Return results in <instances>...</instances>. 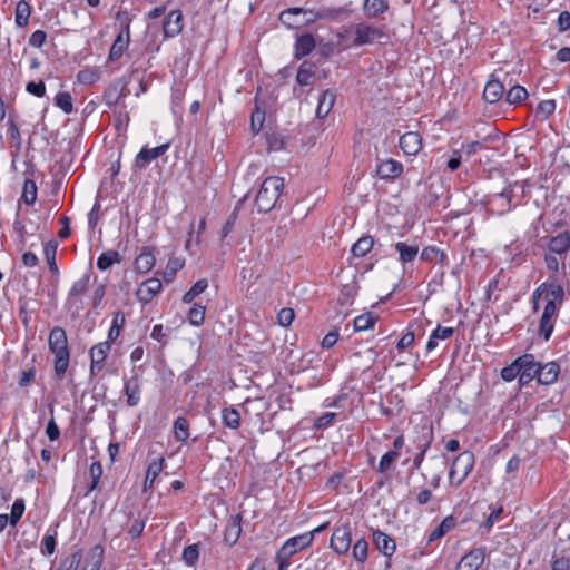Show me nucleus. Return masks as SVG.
Returning a JSON list of instances; mask_svg holds the SVG:
<instances>
[{"label": "nucleus", "instance_id": "obj_1", "mask_svg": "<svg viewBox=\"0 0 570 570\" xmlns=\"http://www.w3.org/2000/svg\"><path fill=\"white\" fill-rule=\"evenodd\" d=\"M527 181H514L509 184L501 193H495L488 197V212L492 215H504L513 207L521 204L525 195Z\"/></svg>", "mask_w": 570, "mask_h": 570}, {"label": "nucleus", "instance_id": "obj_2", "mask_svg": "<svg viewBox=\"0 0 570 570\" xmlns=\"http://www.w3.org/2000/svg\"><path fill=\"white\" fill-rule=\"evenodd\" d=\"M48 345L50 352L55 355V374L59 379H62L69 366L70 351L68 346L67 333L61 326H55L51 328L49 333Z\"/></svg>", "mask_w": 570, "mask_h": 570}, {"label": "nucleus", "instance_id": "obj_3", "mask_svg": "<svg viewBox=\"0 0 570 570\" xmlns=\"http://www.w3.org/2000/svg\"><path fill=\"white\" fill-rule=\"evenodd\" d=\"M283 188H284V179L283 178L277 177V176L267 177L263 181V184L257 193L256 199H255V204L257 206L258 212L259 213L271 212L275 207Z\"/></svg>", "mask_w": 570, "mask_h": 570}, {"label": "nucleus", "instance_id": "obj_4", "mask_svg": "<svg viewBox=\"0 0 570 570\" xmlns=\"http://www.w3.org/2000/svg\"><path fill=\"white\" fill-rule=\"evenodd\" d=\"M389 36L381 29L366 23H357L354 26L353 46L361 47L375 42L385 43Z\"/></svg>", "mask_w": 570, "mask_h": 570}, {"label": "nucleus", "instance_id": "obj_5", "mask_svg": "<svg viewBox=\"0 0 570 570\" xmlns=\"http://www.w3.org/2000/svg\"><path fill=\"white\" fill-rule=\"evenodd\" d=\"M475 463V456L471 451L461 452L453 461L449 472L450 482H454V476L459 475L456 484H461L473 470Z\"/></svg>", "mask_w": 570, "mask_h": 570}, {"label": "nucleus", "instance_id": "obj_6", "mask_svg": "<svg viewBox=\"0 0 570 570\" xmlns=\"http://www.w3.org/2000/svg\"><path fill=\"white\" fill-rule=\"evenodd\" d=\"M89 282L90 273H86L80 279L72 284L65 303V307L68 311L79 313L82 309L81 296L87 292Z\"/></svg>", "mask_w": 570, "mask_h": 570}, {"label": "nucleus", "instance_id": "obj_7", "mask_svg": "<svg viewBox=\"0 0 570 570\" xmlns=\"http://www.w3.org/2000/svg\"><path fill=\"white\" fill-rule=\"evenodd\" d=\"M131 75L129 77L122 76L114 81L104 94L105 101L108 106H116L122 97L131 94L129 89Z\"/></svg>", "mask_w": 570, "mask_h": 570}, {"label": "nucleus", "instance_id": "obj_8", "mask_svg": "<svg viewBox=\"0 0 570 570\" xmlns=\"http://www.w3.org/2000/svg\"><path fill=\"white\" fill-rule=\"evenodd\" d=\"M560 307L552 302H546L543 313L539 322V335L549 341L554 328V323L558 317Z\"/></svg>", "mask_w": 570, "mask_h": 570}, {"label": "nucleus", "instance_id": "obj_9", "mask_svg": "<svg viewBox=\"0 0 570 570\" xmlns=\"http://www.w3.org/2000/svg\"><path fill=\"white\" fill-rule=\"evenodd\" d=\"M110 350L111 345L109 344V342H100L98 344H95L90 348V376H97L101 372L104 367V362L106 361Z\"/></svg>", "mask_w": 570, "mask_h": 570}, {"label": "nucleus", "instance_id": "obj_10", "mask_svg": "<svg viewBox=\"0 0 570 570\" xmlns=\"http://www.w3.org/2000/svg\"><path fill=\"white\" fill-rule=\"evenodd\" d=\"M312 541L313 532H306L304 534L293 537L283 544L279 552L277 553V558H291L298 550L308 547L312 543Z\"/></svg>", "mask_w": 570, "mask_h": 570}, {"label": "nucleus", "instance_id": "obj_11", "mask_svg": "<svg viewBox=\"0 0 570 570\" xmlns=\"http://www.w3.org/2000/svg\"><path fill=\"white\" fill-rule=\"evenodd\" d=\"M485 556V547L472 549L461 558L456 566V570H478L483 564Z\"/></svg>", "mask_w": 570, "mask_h": 570}, {"label": "nucleus", "instance_id": "obj_12", "mask_svg": "<svg viewBox=\"0 0 570 570\" xmlns=\"http://www.w3.org/2000/svg\"><path fill=\"white\" fill-rule=\"evenodd\" d=\"M520 370V385H525L533 379H537L539 363L535 362L532 354H523L518 357Z\"/></svg>", "mask_w": 570, "mask_h": 570}, {"label": "nucleus", "instance_id": "obj_13", "mask_svg": "<svg viewBox=\"0 0 570 570\" xmlns=\"http://www.w3.org/2000/svg\"><path fill=\"white\" fill-rule=\"evenodd\" d=\"M351 529L348 525L336 528L331 538V548L338 554H344L351 547Z\"/></svg>", "mask_w": 570, "mask_h": 570}, {"label": "nucleus", "instance_id": "obj_14", "mask_svg": "<svg viewBox=\"0 0 570 570\" xmlns=\"http://www.w3.org/2000/svg\"><path fill=\"white\" fill-rule=\"evenodd\" d=\"M169 149V144H163L155 148H142L135 158V166L139 169L147 167L154 159L163 156Z\"/></svg>", "mask_w": 570, "mask_h": 570}, {"label": "nucleus", "instance_id": "obj_15", "mask_svg": "<svg viewBox=\"0 0 570 570\" xmlns=\"http://www.w3.org/2000/svg\"><path fill=\"white\" fill-rule=\"evenodd\" d=\"M163 287L158 278H149L140 284L137 289V298L144 304H148L160 292Z\"/></svg>", "mask_w": 570, "mask_h": 570}, {"label": "nucleus", "instance_id": "obj_16", "mask_svg": "<svg viewBox=\"0 0 570 570\" xmlns=\"http://www.w3.org/2000/svg\"><path fill=\"white\" fill-rule=\"evenodd\" d=\"M400 148L405 155L415 156L422 148V139L417 132L409 131L400 137Z\"/></svg>", "mask_w": 570, "mask_h": 570}, {"label": "nucleus", "instance_id": "obj_17", "mask_svg": "<svg viewBox=\"0 0 570 570\" xmlns=\"http://www.w3.org/2000/svg\"><path fill=\"white\" fill-rule=\"evenodd\" d=\"M183 19L180 10L170 11L163 24L165 37H175L180 33L184 27Z\"/></svg>", "mask_w": 570, "mask_h": 570}, {"label": "nucleus", "instance_id": "obj_18", "mask_svg": "<svg viewBox=\"0 0 570 570\" xmlns=\"http://www.w3.org/2000/svg\"><path fill=\"white\" fill-rule=\"evenodd\" d=\"M347 10L343 7L340 8H320L318 10L309 11L312 19H305V23H314L317 20H338L343 14H347Z\"/></svg>", "mask_w": 570, "mask_h": 570}, {"label": "nucleus", "instance_id": "obj_19", "mask_svg": "<svg viewBox=\"0 0 570 570\" xmlns=\"http://www.w3.org/2000/svg\"><path fill=\"white\" fill-rule=\"evenodd\" d=\"M242 533V515L235 514L230 515V518L227 521L225 531H224V540L229 546H234Z\"/></svg>", "mask_w": 570, "mask_h": 570}, {"label": "nucleus", "instance_id": "obj_20", "mask_svg": "<svg viewBox=\"0 0 570 570\" xmlns=\"http://www.w3.org/2000/svg\"><path fill=\"white\" fill-rule=\"evenodd\" d=\"M309 11H313V9L301 8V7L288 8L281 12L279 20L285 27H287L289 29H296L306 23H305V21H291V17H298L302 13L309 14Z\"/></svg>", "mask_w": 570, "mask_h": 570}, {"label": "nucleus", "instance_id": "obj_21", "mask_svg": "<svg viewBox=\"0 0 570 570\" xmlns=\"http://www.w3.org/2000/svg\"><path fill=\"white\" fill-rule=\"evenodd\" d=\"M504 94V85L497 80L490 79L483 90V99L488 104H495L501 100Z\"/></svg>", "mask_w": 570, "mask_h": 570}, {"label": "nucleus", "instance_id": "obj_22", "mask_svg": "<svg viewBox=\"0 0 570 570\" xmlns=\"http://www.w3.org/2000/svg\"><path fill=\"white\" fill-rule=\"evenodd\" d=\"M373 541L376 549L386 557H391L396 549L394 539L380 530L373 532Z\"/></svg>", "mask_w": 570, "mask_h": 570}, {"label": "nucleus", "instance_id": "obj_23", "mask_svg": "<svg viewBox=\"0 0 570 570\" xmlns=\"http://www.w3.org/2000/svg\"><path fill=\"white\" fill-rule=\"evenodd\" d=\"M124 391L127 396V404L131 407L138 405L141 391L137 374L125 380Z\"/></svg>", "mask_w": 570, "mask_h": 570}, {"label": "nucleus", "instance_id": "obj_24", "mask_svg": "<svg viewBox=\"0 0 570 570\" xmlns=\"http://www.w3.org/2000/svg\"><path fill=\"white\" fill-rule=\"evenodd\" d=\"M402 171V164L394 159H387L381 163L376 168L377 175L383 179H394L399 177Z\"/></svg>", "mask_w": 570, "mask_h": 570}, {"label": "nucleus", "instance_id": "obj_25", "mask_svg": "<svg viewBox=\"0 0 570 570\" xmlns=\"http://www.w3.org/2000/svg\"><path fill=\"white\" fill-rule=\"evenodd\" d=\"M538 370H539L538 374H537L538 383L548 385V384L553 383L557 380L560 367L556 362H549L544 365L539 364Z\"/></svg>", "mask_w": 570, "mask_h": 570}, {"label": "nucleus", "instance_id": "obj_26", "mask_svg": "<svg viewBox=\"0 0 570 570\" xmlns=\"http://www.w3.org/2000/svg\"><path fill=\"white\" fill-rule=\"evenodd\" d=\"M570 248V233L569 232H562L558 234L557 236H553L549 244L548 249L550 253L556 255H563L567 254Z\"/></svg>", "mask_w": 570, "mask_h": 570}, {"label": "nucleus", "instance_id": "obj_27", "mask_svg": "<svg viewBox=\"0 0 570 570\" xmlns=\"http://www.w3.org/2000/svg\"><path fill=\"white\" fill-rule=\"evenodd\" d=\"M104 561V548L101 544L94 546L85 559L83 569L99 570Z\"/></svg>", "mask_w": 570, "mask_h": 570}, {"label": "nucleus", "instance_id": "obj_28", "mask_svg": "<svg viewBox=\"0 0 570 570\" xmlns=\"http://www.w3.org/2000/svg\"><path fill=\"white\" fill-rule=\"evenodd\" d=\"M155 262L156 259L153 252L149 248L144 247L141 253L135 259V268L138 273L146 274L154 267Z\"/></svg>", "mask_w": 570, "mask_h": 570}, {"label": "nucleus", "instance_id": "obj_29", "mask_svg": "<svg viewBox=\"0 0 570 570\" xmlns=\"http://www.w3.org/2000/svg\"><path fill=\"white\" fill-rule=\"evenodd\" d=\"M164 458H158L151 461L147 468L146 476L144 480V490L147 491L154 487V482L164 469Z\"/></svg>", "mask_w": 570, "mask_h": 570}, {"label": "nucleus", "instance_id": "obj_30", "mask_svg": "<svg viewBox=\"0 0 570 570\" xmlns=\"http://www.w3.org/2000/svg\"><path fill=\"white\" fill-rule=\"evenodd\" d=\"M335 94L327 89L325 90L318 99V105L316 109V116L318 118H325L330 111L332 110L335 102Z\"/></svg>", "mask_w": 570, "mask_h": 570}, {"label": "nucleus", "instance_id": "obj_31", "mask_svg": "<svg viewBox=\"0 0 570 570\" xmlns=\"http://www.w3.org/2000/svg\"><path fill=\"white\" fill-rule=\"evenodd\" d=\"M546 286L547 289L544 291V299L547 302H552L554 305L561 307L564 297L563 287L557 281L547 283Z\"/></svg>", "mask_w": 570, "mask_h": 570}, {"label": "nucleus", "instance_id": "obj_32", "mask_svg": "<svg viewBox=\"0 0 570 570\" xmlns=\"http://www.w3.org/2000/svg\"><path fill=\"white\" fill-rule=\"evenodd\" d=\"M456 525V519L453 515L445 517L441 523L430 533L428 542H434L444 537Z\"/></svg>", "mask_w": 570, "mask_h": 570}, {"label": "nucleus", "instance_id": "obj_33", "mask_svg": "<svg viewBox=\"0 0 570 570\" xmlns=\"http://www.w3.org/2000/svg\"><path fill=\"white\" fill-rule=\"evenodd\" d=\"M315 48V39L311 33L302 35L295 43V56L297 58L305 57Z\"/></svg>", "mask_w": 570, "mask_h": 570}, {"label": "nucleus", "instance_id": "obj_34", "mask_svg": "<svg viewBox=\"0 0 570 570\" xmlns=\"http://www.w3.org/2000/svg\"><path fill=\"white\" fill-rule=\"evenodd\" d=\"M454 334L453 327H443L438 325L435 330L432 331L429 341L426 343L428 352L433 351L438 346V340H448Z\"/></svg>", "mask_w": 570, "mask_h": 570}, {"label": "nucleus", "instance_id": "obj_35", "mask_svg": "<svg viewBox=\"0 0 570 570\" xmlns=\"http://www.w3.org/2000/svg\"><path fill=\"white\" fill-rule=\"evenodd\" d=\"M130 35L118 33L109 51V59L116 60L122 56L128 48Z\"/></svg>", "mask_w": 570, "mask_h": 570}, {"label": "nucleus", "instance_id": "obj_36", "mask_svg": "<svg viewBox=\"0 0 570 570\" xmlns=\"http://www.w3.org/2000/svg\"><path fill=\"white\" fill-rule=\"evenodd\" d=\"M394 247L399 253L400 261L402 263L413 262L419 254V246L416 245H407L406 243L399 242L394 245Z\"/></svg>", "mask_w": 570, "mask_h": 570}, {"label": "nucleus", "instance_id": "obj_37", "mask_svg": "<svg viewBox=\"0 0 570 570\" xmlns=\"http://www.w3.org/2000/svg\"><path fill=\"white\" fill-rule=\"evenodd\" d=\"M377 321H379L377 315H375L371 312H366V313L358 315L357 317L354 318V322H353L354 331L362 332V331L372 328Z\"/></svg>", "mask_w": 570, "mask_h": 570}, {"label": "nucleus", "instance_id": "obj_38", "mask_svg": "<svg viewBox=\"0 0 570 570\" xmlns=\"http://www.w3.org/2000/svg\"><path fill=\"white\" fill-rule=\"evenodd\" d=\"M421 259L430 263H440L444 265L446 263V255L440 248L435 246L424 247L421 253Z\"/></svg>", "mask_w": 570, "mask_h": 570}, {"label": "nucleus", "instance_id": "obj_39", "mask_svg": "<svg viewBox=\"0 0 570 570\" xmlns=\"http://www.w3.org/2000/svg\"><path fill=\"white\" fill-rule=\"evenodd\" d=\"M373 245L374 239L372 236H363L352 246L351 252L355 257H363L371 252Z\"/></svg>", "mask_w": 570, "mask_h": 570}, {"label": "nucleus", "instance_id": "obj_40", "mask_svg": "<svg viewBox=\"0 0 570 570\" xmlns=\"http://www.w3.org/2000/svg\"><path fill=\"white\" fill-rule=\"evenodd\" d=\"M222 420L225 426L236 430L240 425V414L234 407H225L222 411Z\"/></svg>", "mask_w": 570, "mask_h": 570}, {"label": "nucleus", "instance_id": "obj_41", "mask_svg": "<svg viewBox=\"0 0 570 570\" xmlns=\"http://www.w3.org/2000/svg\"><path fill=\"white\" fill-rule=\"evenodd\" d=\"M529 94L527 89L522 86L515 85L512 86L505 95V100L510 105H518L524 101L528 98Z\"/></svg>", "mask_w": 570, "mask_h": 570}, {"label": "nucleus", "instance_id": "obj_42", "mask_svg": "<svg viewBox=\"0 0 570 570\" xmlns=\"http://www.w3.org/2000/svg\"><path fill=\"white\" fill-rule=\"evenodd\" d=\"M121 257L117 250L104 252L97 259V267L100 271L108 269L115 263H120Z\"/></svg>", "mask_w": 570, "mask_h": 570}, {"label": "nucleus", "instance_id": "obj_43", "mask_svg": "<svg viewBox=\"0 0 570 570\" xmlns=\"http://www.w3.org/2000/svg\"><path fill=\"white\" fill-rule=\"evenodd\" d=\"M389 8L386 0H365L364 11L368 17L375 18Z\"/></svg>", "mask_w": 570, "mask_h": 570}, {"label": "nucleus", "instance_id": "obj_44", "mask_svg": "<svg viewBox=\"0 0 570 570\" xmlns=\"http://www.w3.org/2000/svg\"><path fill=\"white\" fill-rule=\"evenodd\" d=\"M265 109L261 108L257 99H255V109L252 112L250 117V129L254 134H258L265 121Z\"/></svg>", "mask_w": 570, "mask_h": 570}, {"label": "nucleus", "instance_id": "obj_45", "mask_svg": "<svg viewBox=\"0 0 570 570\" xmlns=\"http://www.w3.org/2000/svg\"><path fill=\"white\" fill-rule=\"evenodd\" d=\"M208 287V282L205 278L198 279L189 291H187L183 296V302L185 304H190L198 295L204 293Z\"/></svg>", "mask_w": 570, "mask_h": 570}, {"label": "nucleus", "instance_id": "obj_46", "mask_svg": "<svg viewBox=\"0 0 570 570\" xmlns=\"http://www.w3.org/2000/svg\"><path fill=\"white\" fill-rule=\"evenodd\" d=\"M43 254L49 265V269L53 275L59 274V268L56 262L57 254V244L55 242H49L45 245Z\"/></svg>", "mask_w": 570, "mask_h": 570}, {"label": "nucleus", "instance_id": "obj_47", "mask_svg": "<svg viewBox=\"0 0 570 570\" xmlns=\"http://www.w3.org/2000/svg\"><path fill=\"white\" fill-rule=\"evenodd\" d=\"M38 188L36 181L27 178L23 183L22 199L27 205H33L37 200Z\"/></svg>", "mask_w": 570, "mask_h": 570}, {"label": "nucleus", "instance_id": "obj_48", "mask_svg": "<svg viewBox=\"0 0 570 570\" xmlns=\"http://www.w3.org/2000/svg\"><path fill=\"white\" fill-rule=\"evenodd\" d=\"M173 429L176 440L186 441L189 438V423L187 419L183 416L177 417Z\"/></svg>", "mask_w": 570, "mask_h": 570}, {"label": "nucleus", "instance_id": "obj_49", "mask_svg": "<svg viewBox=\"0 0 570 570\" xmlns=\"http://www.w3.org/2000/svg\"><path fill=\"white\" fill-rule=\"evenodd\" d=\"M185 265V261L179 257L169 258L166 269L164 272V279L170 282L174 279L176 273L180 271Z\"/></svg>", "mask_w": 570, "mask_h": 570}, {"label": "nucleus", "instance_id": "obj_50", "mask_svg": "<svg viewBox=\"0 0 570 570\" xmlns=\"http://www.w3.org/2000/svg\"><path fill=\"white\" fill-rule=\"evenodd\" d=\"M30 6L26 1H19L16 7V23L19 27H24L29 22Z\"/></svg>", "mask_w": 570, "mask_h": 570}, {"label": "nucleus", "instance_id": "obj_51", "mask_svg": "<svg viewBox=\"0 0 570 570\" xmlns=\"http://www.w3.org/2000/svg\"><path fill=\"white\" fill-rule=\"evenodd\" d=\"M206 307L200 304H194L188 312V321L194 326H200L205 321Z\"/></svg>", "mask_w": 570, "mask_h": 570}, {"label": "nucleus", "instance_id": "obj_52", "mask_svg": "<svg viewBox=\"0 0 570 570\" xmlns=\"http://www.w3.org/2000/svg\"><path fill=\"white\" fill-rule=\"evenodd\" d=\"M55 104L67 115L73 110L72 98L68 91L58 92L55 97Z\"/></svg>", "mask_w": 570, "mask_h": 570}, {"label": "nucleus", "instance_id": "obj_53", "mask_svg": "<svg viewBox=\"0 0 570 570\" xmlns=\"http://www.w3.org/2000/svg\"><path fill=\"white\" fill-rule=\"evenodd\" d=\"M556 110V101L553 99L542 100L538 104L535 109L537 117L542 120L548 119Z\"/></svg>", "mask_w": 570, "mask_h": 570}, {"label": "nucleus", "instance_id": "obj_54", "mask_svg": "<svg viewBox=\"0 0 570 570\" xmlns=\"http://www.w3.org/2000/svg\"><path fill=\"white\" fill-rule=\"evenodd\" d=\"M82 559V553L80 550L71 553L66 559H63L60 563V567L57 570H77Z\"/></svg>", "mask_w": 570, "mask_h": 570}, {"label": "nucleus", "instance_id": "obj_55", "mask_svg": "<svg viewBox=\"0 0 570 570\" xmlns=\"http://www.w3.org/2000/svg\"><path fill=\"white\" fill-rule=\"evenodd\" d=\"M400 453L397 451H389L386 452L380 460L376 471L380 473H385L394 464V462L399 459Z\"/></svg>", "mask_w": 570, "mask_h": 570}, {"label": "nucleus", "instance_id": "obj_56", "mask_svg": "<svg viewBox=\"0 0 570 570\" xmlns=\"http://www.w3.org/2000/svg\"><path fill=\"white\" fill-rule=\"evenodd\" d=\"M519 363L520 362H518V358H517L510 365L504 366L501 370V377H502V380H504L505 382H511L517 376L520 379V370H519V365L520 364Z\"/></svg>", "mask_w": 570, "mask_h": 570}, {"label": "nucleus", "instance_id": "obj_57", "mask_svg": "<svg viewBox=\"0 0 570 570\" xmlns=\"http://www.w3.org/2000/svg\"><path fill=\"white\" fill-rule=\"evenodd\" d=\"M23 512H24V501H23V499H21V498L16 499V501L13 502V504L11 507V514L8 515L9 520H10V523L12 525H16L20 521Z\"/></svg>", "mask_w": 570, "mask_h": 570}, {"label": "nucleus", "instance_id": "obj_58", "mask_svg": "<svg viewBox=\"0 0 570 570\" xmlns=\"http://www.w3.org/2000/svg\"><path fill=\"white\" fill-rule=\"evenodd\" d=\"M245 198L246 197H244L243 199H240L238 202V205L235 207L233 213L229 215V217L225 222V224H224V226L222 228V233H220L223 238L227 237L232 233V230L234 229L235 223H236V219H237L238 207H239L240 204H243L245 202Z\"/></svg>", "mask_w": 570, "mask_h": 570}, {"label": "nucleus", "instance_id": "obj_59", "mask_svg": "<svg viewBox=\"0 0 570 570\" xmlns=\"http://www.w3.org/2000/svg\"><path fill=\"white\" fill-rule=\"evenodd\" d=\"M433 465L435 466L436 472L431 479V485L436 489L440 485L442 473L446 465V460L444 458H435L433 460Z\"/></svg>", "mask_w": 570, "mask_h": 570}, {"label": "nucleus", "instance_id": "obj_60", "mask_svg": "<svg viewBox=\"0 0 570 570\" xmlns=\"http://www.w3.org/2000/svg\"><path fill=\"white\" fill-rule=\"evenodd\" d=\"M116 20L120 23L119 33L130 35V23L132 21V17L128 11H118L116 13Z\"/></svg>", "mask_w": 570, "mask_h": 570}, {"label": "nucleus", "instance_id": "obj_61", "mask_svg": "<svg viewBox=\"0 0 570 570\" xmlns=\"http://www.w3.org/2000/svg\"><path fill=\"white\" fill-rule=\"evenodd\" d=\"M199 558V550L197 544L187 546L183 551V560L187 566H194Z\"/></svg>", "mask_w": 570, "mask_h": 570}, {"label": "nucleus", "instance_id": "obj_62", "mask_svg": "<svg viewBox=\"0 0 570 570\" xmlns=\"http://www.w3.org/2000/svg\"><path fill=\"white\" fill-rule=\"evenodd\" d=\"M353 557L360 562H364L367 558V542L364 539H360L353 547Z\"/></svg>", "mask_w": 570, "mask_h": 570}, {"label": "nucleus", "instance_id": "obj_63", "mask_svg": "<svg viewBox=\"0 0 570 570\" xmlns=\"http://www.w3.org/2000/svg\"><path fill=\"white\" fill-rule=\"evenodd\" d=\"M295 318V312L293 308L284 307L277 314V322L281 326H289Z\"/></svg>", "mask_w": 570, "mask_h": 570}, {"label": "nucleus", "instance_id": "obj_64", "mask_svg": "<svg viewBox=\"0 0 570 570\" xmlns=\"http://www.w3.org/2000/svg\"><path fill=\"white\" fill-rule=\"evenodd\" d=\"M558 29L560 32H564L570 29V13L568 11L560 12L558 17Z\"/></svg>", "mask_w": 570, "mask_h": 570}]
</instances>
